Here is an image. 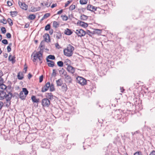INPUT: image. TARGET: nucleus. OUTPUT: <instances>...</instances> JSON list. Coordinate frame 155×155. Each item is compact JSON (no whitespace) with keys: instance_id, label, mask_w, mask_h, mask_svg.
Masks as SVG:
<instances>
[{"instance_id":"nucleus-1","label":"nucleus","mask_w":155,"mask_h":155,"mask_svg":"<svg viewBox=\"0 0 155 155\" xmlns=\"http://www.w3.org/2000/svg\"><path fill=\"white\" fill-rule=\"evenodd\" d=\"M74 50V48L71 45H69L64 49V54L67 57H70L73 55Z\"/></svg>"},{"instance_id":"nucleus-2","label":"nucleus","mask_w":155,"mask_h":155,"mask_svg":"<svg viewBox=\"0 0 155 155\" xmlns=\"http://www.w3.org/2000/svg\"><path fill=\"white\" fill-rule=\"evenodd\" d=\"M38 59L41 61L40 63H42L41 61L43 59V57L42 53H41V51L36 52V53L34 54L32 61L33 62H35Z\"/></svg>"},{"instance_id":"nucleus-3","label":"nucleus","mask_w":155,"mask_h":155,"mask_svg":"<svg viewBox=\"0 0 155 155\" xmlns=\"http://www.w3.org/2000/svg\"><path fill=\"white\" fill-rule=\"evenodd\" d=\"M28 93V91L26 88H23L19 94L20 98L22 100H25Z\"/></svg>"},{"instance_id":"nucleus-4","label":"nucleus","mask_w":155,"mask_h":155,"mask_svg":"<svg viewBox=\"0 0 155 155\" xmlns=\"http://www.w3.org/2000/svg\"><path fill=\"white\" fill-rule=\"evenodd\" d=\"M75 34L78 37H84L86 34V32L82 29H77L75 31Z\"/></svg>"},{"instance_id":"nucleus-5","label":"nucleus","mask_w":155,"mask_h":155,"mask_svg":"<svg viewBox=\"0 0 155 155\" xmlns=\"http://www.w3.org/2000/svg\"><path fill=\"white\" fill-rule=\"evenodd\" d=\"M41 103L43 107H47L49 106L50 104V101L48 98H44L42 99Z\"/></svg>"},{"instance_id":"nucleus-6","label":"nucleus","mask_w":155,"mask_h":155,"mask_svg":"<svg viewBox=\"0 0 155 155\" xmlns=\"http://www.w3.org/2000/svg\"><path fill=\"white\" fill-rule=\"evenodd\" d=\"M77 82L81 85H84L87 84V81L84 78L78 76L76 78Z\"/></svg>"},{"instance_id":"nucleus-7","label":"nucleus","mask_w":155,"mask_h":155,"mask_svg":"<svg viewBox=\"0 0 155 155\" xmlns=\"http://www.w3.org/2000/svg\"><path fill=\"white\" fill-rule=\"evenodd\" d=\"M77 25L81 27L86 28L88 26V24L86 22L78 20L77 22Z\"/></svg>"},{"instance_id":"nucleus-8","label":"nucleus","mask_w":155,"mask_h":155,"mask_svg":"<svg viewBox=\"0 0 155 155\" xmlns=\"http://www.w3.org/2000/svg\"><path fill=\"white\" fill-rule=\"evenodd\" d=\"M50 86V82H48L45 84L42 87L41 91L42 92H44L47 91Z\"/></svg>"},{"instance_id":"nucleus-9","label":"nucleus","mask_w":155,"mask_h":155,"mask_svg":"<svg viewBox=\"0 0 155 155\" xmlns=\"http://www.w3.org/2000/svg\"><path fill=\"white\" fill-rule=\"evenodd\" d=\"M86 9L87 10L90 11L91 12H94L97 10V7L91 5L89 4L87 5Z\"/></svg>"},{"instance_id":"nucleus-10","label":"nucleus","mask_w":155,"mask_h":155,"mask_svg":"<svg viewBox=\"0 0 155 155\" xmlns=\"http://www.w3.org/2000/svg\"><path fill=\"white\" fill-rule=\"evenodd\" d=\"M18 3L20 7L23 9L26 10L27 9L28 6L24 3L21 2L20 1H18Z\"/></svg>"},{"instance_id":"nucleus-11","label":"nucleus","mask_w":155,"mask_h":155,"mask_svg":"<svg viewBox=\"0 0 155 155\" xmlns=\"http://www.w3.org/2000/svg\"><path fill=\"white\" fill-rule=\"evenodd\" d=\"M43 37L45 41L47 42H49L51 41L50 37L48 34H45L43 36Z\"/></svg>"},{"instance_id":"nucleus-12","label":"nucleus","mask_w":155,"mask_h":155,"mask_svg":"<svg viewBox=\"0 0 155 155\" xmlns=\"http://www.w3.org/2000/svg\"><path fill=\"white\" fill-rule=\"evenodd\" d=\"M66 69L70 73L73 74L75 72V68L71 65L67 66Z\"/></svg>"},{"instance_id":"nucleus-13","label":"nucleus","mask_w":155,"mask_h":155,"mask_svg":"<svg viewBox=\"0 0 155 155\" xmlns=\"http://www.w3.org/2000/svg\"><path fill=\"white\" fill-rule=\"evenodd\" d=\"M7 88H9L8 87H7L5 85L2 84H0V92H4V91L6 90Z\"/></svg>"},{"instance_id":"nucleus-14","label":"nucleus","mask_w":155,"mask_h":155,"mask_svg":"<svg viewBox=\"0 0 155 155\" xmlns=\"http://www.w3.org/2000/svg\"><path fill=\"white\" fill-rule=\"evenodd\" d=\"M61 91L65 93L68 90V87L67 85L65 83H64L61 86Z\"/></svg>"},{"instance_id":"nucleus-15","label":"nucleus","mask_w":155,"mask_h":155,"mask_svg":"<svg viewBox=\"0 0 155 155\" xmlns=\"http://www.w3.org/2000/svg\"><path fill=\"white\" fill-rule=\"evenodd\" d=\"M46 61L48 62L47 64L49 67H53L54 66L55 63L54 61L50 60L48 59H47Z\"/></svg>"},{"instance_id":"nucleus-16","label":"nucleus","mask_w":155,"mask_h":155,"mask_svg":"<svg viewBox=\"0 0 155 155\" xmlns=\"http://www.w3.org/2000/svg\"><path fill=\"white\" fill-rule=\"evenodd\" d=\"M64 32L65 35H70L73 33V32L71 31V30L68 28H67L65 30Z\"/></svg>"},{"instance_id":"nucleus-17","label":"nucleus","mask_w":155,"mask_h":155,"mask_svg":"<svg viewBox=\"0 0 155 155\" xmlns=\"http://www.w3.org/2000/svg\"><path fill=\"white\" fill-rule=\"evenodd\" d=\"M46 97L49 100L53 98V95L51 93H46Z\"/></svg>"},{"instance_id":"nucleus-18","label":"nucleus","mask_w":155,"mask_h":155,"mask_svg":"<svg viewBox=\"0 0 155 155\" xmlns=\"http://www.w3.org/2000/svg\"><path fill=\"white\" fill-rule=\"evenodd\" d=\"M52 25L53 28H56L59 26V22H57L55 21H53V22Z\"/></svg>"},{"instance_id":"nucleus-19","label":"nucleus","mask_w":155,"mask_h":155,"mask_svg":"<svg viewBox=\"0 0 155 155\" xmlns=\"http://www.w3.org/2000/svg\"><path fill=\"white\" fill-rule=\"evenodd\" d=\"M41 9V7L38 6L36 7H32L31 8V11L32 12H35L37 11H39Z\"/></svg>"},{"instance_id":"nucleus-20","label":"nucleus","mask_w":155,"mask_h":155,"mask_svg":"<svg viewBox=\"0 0 155 155\" xmlns=\"http://www.w3.org/2000/svg\"><path fill=\"white\" fill-rule=\"evenodd\" d=\"M12 97V94L10 92H9L5 96V98L6 99V101H10Z\"/></svg>"},{"instance_id":"nucleus-21","label":"nucleus","mask_w":155,"mask_h":155,"mask_svg":"<svg viewBox=\"0 0 155 155\" xmlns=\"http://www.w3.org/2000/svg\"><path fill=\"white\" fill-rule=\"evenodd\" d=\"M24 76L22 72H19L17 75V77L18 79L22 80L24 78Z\"/></svg>"},{"instance_id":"nucleus-22","label":"nucleus","mask_w":155,"mask_h":155,"mask_svg":"<svg viewBox=\"0 0 155 155\" xmlns=\"http://www.w3.org/2000/svg\"><path fill=\"white\" fill-rule=\"evenodd\" d=\"M15 56H12V55H10L9 56L8 59L9 61H11L12 63H14L15 61Z\"/></svg>"},{"instance_id":"nucleus-23","label":"nucleus","mask_w":155,"mask_h":155,"mask_svg":"<svg viewBox=\"0 0 155 155\" xmlns=\"http://www.w3.org/2000/svg\"><path fill=\"white\" fill-rule=\"evenodd\" d=\"M6 96V93L4 92H1L0 93V100H2L5 98Z\"/></svg>"},{"instance_id":"nucleus-24","label":"nucleus","mask_w":155,"mask_h":155,"mask_svg":"<svg viewBox=\"0 0 155 155\" xmlns=\"http://www.w3.org/2000/svg\"><path fill=\"white\" fill-rule=\"evenodd\" d=\"M66 81L69 83H71L72 81V79L71 77L68 75L65 78Z\"/></svg>"},{"instance_id":"nucleus-25","label":"nucleus","mask_w":155,"mask_h":155,"mask_svg":"<svg viewBox=\"0 0 155 155\" xmlns=\"http://www.w3.org/2000/svg\"><path fill=\"white\" fill-rule=\"evenodd\" d=\"M31 99L34 103H37L39 101V99L37 98L35 96H32L31 97Z\"/></svg>"},{"instance_id":"nucleus-26","label":"nucleus","mask_w":155,"mask_h":155,"mask_svg":"<svg viewBox=\"0 0 155 155\" xmlns=\"http://www.w3.org/2000/svg\"><path fill=\"white\" fill-rule=\"evenodd\" d=\"M50 87H49V88L50 91L52 92L55 90L54 84H53L51 83V84H50Z\"/></svg>"},{"instance_id":"nucleus-27","label":"nucleus","mask_w":155,"mask_h":155,"mask_svg":"<svg viewBox=\"0 0 155 155\" xmlns=\"http://www.w3.org/2000/svg\"><path fill=\"white\" fill-rule=\"evenodd\" d=\"M56 84L58 86H62L63 84V81L61 79H59L58 80L56 81Z\"/></svg>"},{"instance_id":"nucleus-28","label":"nucleus","mask_w":155,"mask_h":155,"mask_svg":"<svg viewBox=\"0 0 155 155\" xmlns=\"http://www.w3.org/2000/svg\"><path fill=\"white\" fill-rule=\"evenodd\" d=\"M45 41H42L40 44L39 47L41 50H43L45 48Z\"/></svg>"},{"instance_id":"nucleus-29","label":"nucleus","mask_w":155,"mask_h":155,"mask_svg":"<svg viewBox=\"0 0 155 155\" xmlns=\"http://www.w3.org/2000/svg\"><path fill=\"white\" fill-rule=\"evenodd\" d=\"M71 63V61L68 59H66L65 60L64 64L65 65L67 66H70V64Z\"/></svg>"},{"instance_id":"nucleus-30","label":"nucleus","mask_w":155,"mask_h":155,"mask_svg":"<svg viewBox=\"0 0 155 155\" xmlns=\"http://www.w3.org/2000/svg\"><path fill=\"white\" fill-rule=\"evenodd\" d=\"M88 16L84 15H81L80 17V19L84 21L87 20L88 18Z\"/></svg>"},{"instance_id":"nucleus-31","label":"nucleus","mask_w":155,"mask_h":155,"mask_svg":"<svg viewBox=\"0 0 155 155\" xmlns=\"http://www.w3.org/2000/svg\"><path fill=\"white\" fill-rule=\"evenodd\" d=\"M36 18V16L34 14H31L29 15L28 18L31 20L34 19Z\"/></svg>"},{"instance_id":"nucleus-32","label":"nucleus","mask_w":155,"mask_h":155,"mask_svg":"<svg viewBox=\"0 0 155 155\" xmlns=\"http://www.w3.org/2000/svg\"><path fill=\"white\" fill-rule=\"evenodd\" d=\"M61 17L63 21H66L68 19V17L66 15H61Z\"/></svg>"},{"instance_id":"nucleus-33","label":"nucleus","mask_w":155,"mask_h":155,"mask_svg":"<svg viewBox=\"0 0 155 155\" xmlns=\"http://www.w3.org/2000/svg\"><path fill=\"white\" fill-rule=\"evenodd\" d=\"M88 0H80V3L81 5L86 4L87 3Z\"/></svg>"},{"instance_id":"nucleus-34","label":"nucleus","mask_w":155,"mask_h":155,"mask_svg":"<svg viewBox=\"0 0 155 155\" xmlns=\"http://www.w3.org/2000/svg\"><path fill=\"white\" fill-rule=\"evenodd\" d=\"M50 13H47L45 14L42 17V19H45L47 18L50 16Z\"/></svg>"},{"instance_id":"nucleus-35","label":"nucleus","mask_w":155,"mask_h":155,"mask_svg":"<svg viewBox=\"0 0 155 155\" xmlns=\"http://www.w3.org/2000/svg\"><path fill=\"white\" fill-rule=\"evenodd\" d=\"M12 43H10L9 44L8 46L7 47V49L8 52H9L11 51V47L12 46Z\"/></svg>"},{"instance_id":"nucleus-36","label":"nucleus","mask_w":155,"mask_h":155,"mask_svg":"<svg viewBox=\"0 0 155 155\" xmlns=\"http://www.w3.org/2000/svg\"><path fill=\"white\" fill-rule=\"evenodd\" d=\"M57 64L58 66L62 67L63 66L64 63L62 61H59L57 62Z\"/></svg>"},{"instance_id":"nucleus-37","label":"nucleus","mask_w":155,"mask_h":155,"mask_svg":"<svg viewBox=\"0 0 155 155\" xmlns=\"http://www.w3.org/2000/svg\"><path fill=\"white\" fill-rule=\"evenodd\" d=\"M76 6L75 5L72 4L69 7V10L71 11H72L75 8Z\"/></svg>"},{"instance_id":"nucleus-38","label":"nucleus","mask_w":155,"mask_h":155,"mask_svg":"<svg viewBox=\"0 0 155 155\" xmlns=\"http://www.w3.org/2000/svg\"><path fill=\"white\" fill-rule=\"evenodd\" d=\"M56 35V38L57 39H59L61 38L62 35L60 33L58 32Z\"/></svg>"},{"instance_id":"nucleus-39","label":"nucleus","mask_w":155,"mask_h":155,"mask_svg":"<svg viewBox=\"0 0 155 155\" xmlns=\"http://www.w3.org/2000/svg\"><path fill=\"white\" fill-rule=\"evenodd\" d=\"M0 22L5 24L7 23V21L6 20L5 18H3L2 19L0 20Z\"/></svg>"},{"instance_id":"nucleus-40","label":"nucleus","mask_w":155,"mask_h":155,"mask_svg":"<svg viewBox=\"0 0 155 155\" xmlns=\"http://www.w3.org/2000/svg\"><path fill=\"white\" fill-rule=\"evenodd\" d=\"M94 33L100 34L101 32V30L100 29H95L94 31Z\"/></svg>"},{"instance_id":"nucleus-41","label":"nucleus","mask_w":155,"mask_h":155,"mask_svg":"<svg viewBox=\"0 0 155 155\" xmlns=\"http://www.w3.org/2000/svg\"><path fill=\"white\" fill-rule=\"evenodd\" d=\"M50 27L51 26L50 24H48L45 26V30L46 31H48L50 29Z\"/></svg>"},{"instance_id":"nucleus-42","label":"nucleus","mask_w":155,"mask_h":155,"mask_svg":"<svg viewBox=\"0 0 155 155\" xmlns=\"http://www.w3.org/2000/svg\"><path fill=\"white\" fill-rule=\"evenodd\" d=\"M48 58L49 59L54 60L55 59V57L53 55H50L48 56V57L47 59Z\"/></svg>"},{"instance_id":"nucleus-43","label":"nucleus","mask_w":155,"mask_h":155,"mask_svg":"<svg viewBox=\"0 0 155 155\" xmlns=\"http://www.w3.org/2000/svg\"><path fill=\"white\" fill-rule=\"evenodd\" d=\"M72 0H69V1H68L65 3V6H64V7H67L68 6V5L71 3L72 2Z\"/></svg>"},{"instance_id":"nucleus-44","label":"nucleus","mask_w":155,"mask_h":155,"mask_svg":"<svg viewBox=\"0 0 155 155\" xmlns=\"http://www.w3.org/2000/svg\"><path fill=\"white\" fill-rule=\"evenodd\" d=\"M62 75L65 78L68 75L67 74V72L66 71L64 70H63L62 73Z\"/></svg>"},{"instance_id":"nucleus-45","label":"nucleus","mask_w":155,"mask_h":155,"mask_svg":"<svg viewBox=\"0 0 155 155\" xmlns=\"http://www.w3.org/2000/svg\"><path fill=\"white\" fill-rule=\"evenodd\" d=\"M1 31L3 34H5L6 32V30L4 27H2L1 28Z\"/></svg>"},{"instance_id":"nucleus-46","label":"nucleus","mask_w":155,"mask_h":155,"mask_svg":"<svg viewBox=\"0 0 155 155\" xmlns=\"http://www.w3.org/2000/svg\"><path fill=\"white\" fill-rule=\"evenodd\" d=\"M24 71L23 72L25 73H26L27 70V66L26 64H25L24 66Z\"/></svg>"},{"instance_id":"nucleus-47","label":"nucleus","mask_w":155,"mask_h":155,"mask_svg":"<svg viewBox=\"0 0 155 155\" xmlns=\"http://www.w3.org/2000/svg\"><path fill=\"white\" fill-rule=\"evenodd\" d=\"M2 42L4 44L7 45L8 44V42L7 40L3 39L2 41Z\"/></svg>"},{"instance_id":"nucleus-48","label":"nucleus","mask_w":155,"mask_h":155,"mask_svg":"<svg viewBox=\"0 0 155 155\" xmlns=\"http://www.w3.org/2000/svg\"><path fill=\"white\" fill-rule=\"evenodd\" d=\"M44 6H45L46 7H48L50 6V5H49L48 4V2H44Z\"/></svg>"},{"instance_id":"nucleus-49","label":"nucleus","mask_w":155,"mask_h":155,"mask_svg":"<svg viewBox=\"0 0 155 155\" xmlns=\"http://www.w3.org/2000/svg\"><path fill=\"white\" fill-rule=\"evenodd\" d=\"M43 80V75H41L39 77V82L40 83H41L42 82Z\"/></svg>"},{"instance_id":"nucleus-50","label":"nucleus","mask_w":155,"mask_h":155,"mask_svg":"<svg viewBox=\"0 0 155 155\" xmlns=\"http://www.w3.org/2000/svg\"><path fill=\"white\" fill-rule=\"evenodd\" d=\"M4 82V79L1 77H0V84H2Z\"/></svg>"},{"instance_id":"nucleus-51","label":"nucleus","mask_w":155,"mask_h":155,"mask_svg":"<svg viewBox=\"0 0 155 155\" xmlns=\"http://www.w3.org/2000/svg\"><path fill=\"white\" fill-rule=\"evenodd\" d=\"M6 37L8 38H10L11 37V35L10 33H8L6 34Z\"/></svg>"},{"instance_id":"nucleus-52","label":"nucleus","mask_w":155,"mask_h":155,"mask_svg":"<svg viewBox=\"0 0 155 155\" xmlns=\"http://www.w3.org/2000/svg\"><path fill=\"white\" fill-rule=\"evenodd\" d=\"M8 21L10 25H13L12 21L11 19H8Z\"/></svg>"},{"instance_id":"nucleus-53","label":"nucleus","mask_w":155,"mask_h":155,"mask_svg":"<svg viewBox=\"0 0 155 155\" xmlns=\"http://www.w3.org/2000/svg\"><path fill=\"white\" fill-rule=\"evenodd\" d=\"M134 155H142L141 152H137L134 154Z\"/></svg>"},{"instance_id":"nucleus-54","label":"nucleus","mask_w":155,"mask_h":155,"mask_svg":"<svg viewBox=\"0 0 155 155\" xmlns=\"http://www.w3.org/2000/svg\"><path fill=\"white\" fill-rule=\"evenodd\" d=\"M7 4H8V5L9 6H12V2L9 1H7Z\"/></svg>"},{"instance_id":"nucleus-55","label":"nucleus","mask_w":155,"mask_h":155,"mask_svg":"<svg viewBox=\"0 0 155 155\" xmlns=\"http://www.w3.org/2000/svg\"><path fill=\"white\" fill-rule=\"evenodd\" d=\"M10 105V101H7V104H6V106L8 107L9 105Z\"/></svg>"},{"instance_id":"nucleus-56","label":"nucleus","mask_w":155,"mask_h":155,"mask_svg":"<svg viewBox=\"0 0 155 155\" xmlns=\"http://www.w3.org/2000/svg\"><path fill=\"white\" fill-rule=\"evenodd\" d=\"M55 46L56 47L58 48L59 49L60 48V46L58 43H57L55 44Z\"/></svg>"},{"instance_id":"nucleus-57","label":"nucleus","mask_w":155,"mask_h":155,"mask_svg":"<svg viewBox=\"0 0 155 155\" xmlns=\"http://www.w3.org/2000/svg\"><path fill=\"white\" fill-rule=\"evenodd\" d=\"M57 6V4L56 3H55L54 4H53L51 6V8H54V7H56Z\"/></svg>"},{"instance_id":"nucleus-58","label":"nucleus","mask_w":155,"mask_h":155,"mask_svg":"<svg viewBox=\"0 0 155 155\" xmlns=\"http://www.w3.org/2000/svg\"><path fill=\"white\" fill-rule=\"evenodd\" d=\"M63 10L61 9V10H60L59 11H58L57 12V14H58V15L61 14L62 13V12H63Z\"/></svg>"},{"instance_id":"nucleus-59","label":"nucleus","mask_w":155,"mask_h":155,"mask_svg":"<svg viewBox=\"0 0 155 155\" xmlns=\"http://www.w3.org/2000/svg\"><path fill=\"white\" fill-rule=\"evenodd\" d=\"M32 77V75L30 73H29L28 75V78L30 79Z\"/></svg>"},{"instance_id":"nucleus-60","label":"nucleus","mask_w":155,"mask_h":155,"mask_svg":"<svg viewBox=\"0 0 155 155\" xmlns=\"http://www.w3.org/2000/svg\"><path fill=\"white\" fill-rule=\"evenodd\" d=\"M150 155H155V151L153 150L150 154Z\"/></svg>"},{"instance_id":"nucleus-61","label":"nucleus","mask_w":155,"mask_h":155,"mask_svg":"<svg viewBox=\"0 0 155 155\" xmlns=\"http://www.w3.org/2000/svg\"><path fill=\"white\" fill-rule=\"evenodd\" d=\"M3 75V73L1 70H0V77H2Z\"/></svg>"},{"instance_id":"nucleus-62","label":"nucleus","mask_w":155,"mask_h":155,"mask_svg":"<svg viewBox=\"0 0 155 155\" xmlns=\"http://www.w3.org/2000/svg\"><path fill=\"white\" fill-rule=\"evenodd\" d=\"M3 105V103L2 102H0V109H1L2 108Z\"/></svg>"},{"instance_id":"nucleus-63","label":"nucleus","mask_w":155,"mask_h":155,"mask_svg":"<svg viewBox=\"0 0 155 155\" xmlns=\"http://www.w3.org/2000/svg\"><path fill=\"white\" fill-rule=\"evenodd\" d=\"M29 24L26 23L25 24V28H27L29 26Z\"/></svg>"},{"instance_id":"nucleus-64","label":"nucleus","mask_w":155,"mask_h":155,"mask_svg":"<svg viewBox=\"0 0 155 155\" xmlns=\"http://www.w3.org/2000/svg\"><path fill=\"white\" fill-rule=\"evenodd\" d=\"M8 54L7 53H5L4 54V56L5 58H6L8 57Z\"/></svg>"}]
</instances>
